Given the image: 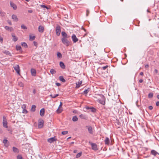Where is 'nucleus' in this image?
Here are the masks:
<instances>
[{"label":"nucleus","mask_w":159,"mask_h":159,"mask_svg":"<svg viewBox=\"0 0 159 159\" xmlns=\"http://www.w3.org/2000/svg\"><path fill=\"white\" fill-rule=\"evenodd\" d=\"M82 152H79L78 154H77V155L76 156V158H78L80 157L82 155Z\"/></svg>","instance_id":"c756f323"},{"label":"nucleus","mask_w":159,"mask_h":159,"mask_svg":"<svg viewBox=\"0 0 159 159\" xmlns=\"http://www.w3.org/2000/svg\"><path fill=\"white\" fill-rule=\"evenodd\" d=\"M45 110L43 108L41 109L40 111V115L41 116H43L44 115Z\"/></svg>","instance_id":"f3484780"},{"label":"nucleus","mask_w":159,"mask_h":159,"mask_svg":"<svg viewBox=\"0 0 159 159\" xmlns=\"http://www.w3.org/2000/svg\"><path fill=\"white\" fill-rule=\"evenodd\" d=\"M57 140V139L55 136L48 139V142L50 143L53 142L54 141H56Z\"/></svg>","instance_id":"0eeeda50"},{"label":"nucleus","mask_w":159,"mask_h":159,"mask_svg":"<svg viewBox=\"0 0 159 159\" xmlns=\"http://www.w3.org/2000/svg\"><path fill=\"white\" fill-rule=\"evenodd\" d=\"M3 125L5 128H7L8 127L7 122V119L5 116L3 117Z\"/></svg>","instance_id":"7ed1b4c3"},{"label":"nucleus","mask_w":159,"mask_h":159,"mask_svg":"<svg viewBox=\"0 0 159 159\" xmlns=\"http://www.w3.org/2000/svg\"><path fill=\"white\" fill-rule=\"evenodd\" d=\"M105 144L107 145H109L110 143V140L108 137H106L104 140Z\"/></svg>","instance_id":"a211bd4d"},{"label":"nucleus","mask_w":159,"mask_h":159,"mask_svg":"<svg viewBox=\"0 0 159 159\" xmlns=\"http://www.w3.org/2000/svg\"><path fill=\"white\" fill-rule=\"evenodd\" d=\"M10 5L13 8L14 10H16L17 9L16 6L12 2H10Z\"/></svg>","instance_id":"9d476101"},{"label":"nucleus","mask_w":159,"mask_h":159,"mask_svg":"<svg viewBox=\"0 0 159 159\" xmlns=\"http://www.w3.org/2000/svg\"><path fill=\"white\" fill-rule=\"evenodd\" d=\"M57 56L61 58L62 57V55L60 52H58L57 53Z\"/></svg>","instance_id":"a19ab883"},{"label":"nucleus","mask_w":159,"mask_h":159,"mask_svg":"<svg viewBox=\"0 0 159 159\" xmlns=\"http://www.w3.org/2000/svg\"><path fill=\"white\" fill-rule=\"evenodd\" d=\"M56 32L57 35L59 36L60 34L61 30V27L58 25H57L56 28Z\"/></svg>","instance_id":"20e7f679"},{"label":"nucleus","mask_w":159,"mask_h":159,"mask_svg":"<svg viewBox=\"0 0 159 159\" xmlns=\"http://www.w3.org/2000/svg\"><path fill=\"white\" fill-rule=\"evenodd\" d=\"M78 120L77 116H75L73 117L72 120L74 121H77Z\"/></svg>","instance_id":"2f4dec72"},{"label":"nucleus","mask_w":159,"mask_h":159,"mask_svg":"<svg viewBox=\"0 0 159 159\" xmlns=\"http://www.w3.org/2000/svg\"><path fill=\"white\" fill-rule=\"evenodd\" d=\"M71 38L72 40H78V39L77 38L75 34H73V35L71 36Z\"/></svg>","instance_id":"cd10ccee"},{"label":"nucleus","mask_w":159,"mask_h":159,"mask_svg":"<svg viewBox=\"0 0 159 159\" xmlns=\"http://www.w3.org/2000/svg\"><path fill=\"white\" fill-rule=\"evenodd\" d=\"M33 93L34 94H35V93H36V91H35V89H34V90H33Z\"/></svg>","instance_id":"e2e57ef3"},{"label":"nucleus","mask_w":159,"mask_h":159,"mask_svg":"<svg viewBox=\"0 0 159 159\" xmlns=\"http://www.w3.org/2000/svg\"><path fill=\"white\" fill-rule=\"evenodd\" d=\"M16 50L20 53H21L22 52L21 48L20 46L16 45Z\"/></svg>","instance_id":"f8f14e48"},{"label":"nucleus","mask_w":159,"mask_h":159,"mask_svg":"<svg viewBox=\"0 0 159 159\" xmlns=\"http://www.w3.org/2000/svg\"><path fill=\"white\" fill-rule=\"evenodd\" d=\"M38 30H39V32L42 33L44 31V27L43 26L41 25H40L39 27Z\"/></svg>","instance_id":"dca6fc26"},{"label":"nucleus","mask_w":159,"mask_h":159,"mask_svg":"<svg viewBox=\"0 0 159 159\" xmlns=\"http://www.w3.org/2000/svg\"><path fill=\"white\" fill-rule=\"evenodd\" d=\"M155 71L156 73H157V72H158V71H157V69H155Z\"/></svg>","instance_id":"338daca9"},{"label":"nucleus","mask_w":159,"mask_h":159,"mask_svg":"<svg viewBox=\"0 0 159 159\" xmlns=\"http://www.w3.org/2000/svg\"><path fill=\"white\" fill-rule=\"evenodd\" d=\"M22 112L26 114L28 113V111L25 109H23Z\"/></svg>","instance_id":"79ce46f5"},{"label":"nucleus","mask_w":159,"mask_h":159,"mask_svg":"<svg viewBox=\"0 0 159 159\" xmlns=\"http://www.w3.org/2000/svg\"><path fill=\"white\" fill-rule=\"evenodd\" d=\"M7 22L10 25H11L12 24L11 21L8 20Z\"/></svg>","instance_id":"864d4df0"},{"label":"nucleus","mask_w":159,"mask_h":159,"mask_svg":"<svg viewBox=\"0 0 159 159\" xmlns=\"http://www.w3.org/2000/svg\"><path fill=\"white\" fill-rule=\"evenodd\" d=\"M59 80L63 82H66V80L63 78L62 76H59Z\"/></svg>","instance_id":"a878e982"},{"label":"nucleus","mask_w":159,"mask_h":159,"mask_svg":"<svg viewBox=\"0 0 159 159\" xmlns=\"http://www.w3.org/2000/svg\"><path fill=\"white\" fill-rule=\"evenodd\" d=\"M21 28L24 30H26L27 28V27L25 26L24 25H22L21 26Z\"/></svg>","instance_id":"4c0bfd02"},{"label":"nucleus","mask_w":159,"mask_h":159,"mask_svg":"<svg viewBox=\"0 0 159 159\" xmlns=\"http://www.w3.org/2000/svg\"><path fill=\"white\" fill-rule=\"evenodd\" d=\"M18 84L20 87H24V84L21 81H19L18 82Z\"/></svg>","instance_id":"5701e85b"},{"label":"nucleus","mask_w":159,"mask_h":159,"mask_svg":"<svg viewBox=\"0 0 159 159\" xmlns=\"http://www.w3.org/2000/svg\"><path fill=\"white\" fill-rule=\"evenodd\" d=\"M89 13V10L87 9L86 10V16H88Z\"/></svg>","instance_id":"de8ad7c7"},{"label":"nucleus","mask_w":159,"mask_h":159,"mask_svg":"<svg viewBox=\"0 0 159 159\" xmlns=\"http://www.w3.org/2000/svg\"><path fill=\"white\" fill-rule=\"evenodd\" d=\"M62 41L64 44L67 46L70 44L69 40H62Z\"/></svg>","instance_id":"ddd939ff"},{"label":"nucleus","mask_w":159,"mask_h":159,"mask_svg":"<svg viewBox=\"0 0 159 159\" xmlns=\"http://www.w3.org/2000/svg\"><path fill=\"white\" fill-rule=\"evenodd\" d=\"M28 12L30 13H32L33 12V11L32 10H29L28 11Z\"/></svg>","instance_id":"4d7b16f0"},{"label":"nucleus","mask_w":159,"mask_h":159,"mask_svg":"<svg viewBox=\"0 0 159 159\" xmlns=\"http://www.w3.org/2000/svg\"><path fill=\"white\" fill-rule=\"evenodd\" d=\"M50 72L52 74H54L56 73V71L53 69H51L50 70Z\"/></svg>","instance_id":"c85d7f7f"},{"label":"nucleus","mask_w":159,"mask_h":159,"mask_svg":"<svg viewBox=\"0 0 159 159\" xmlns=\"http://www.w3.org/2000/svg\"><path fill=\"white\" fill-rule=\"evenodd\" d=\"M31 73L32 76H35L36 74V70L32 68L31 69Z\"/></svg>","instance_id":"9b49d317"},{"label":"nucleus","mask_w":159,"mask_h":159,"mask_svg":"<svg viewBox=\"0 0 159 159\" xmlns=\"http://www.w3.org/2000/svg\"><path fill=\"white\" fill-rule=\"evenodd\" d=\"M94 97L98 98L97 101L100 103L104 105L105 103V98L104 96L102 94H95Z\"/></svg>","instance_id":"f257e3e1"},{"label":"nucleus","mask_w":159,"mask_h":159,"mask_svg":"<svg viewBox=\"0 0 159 159\" xmlns=\"http://www.w3.org/2000/svg\"><path fill=\"white\" fill-rule=\"evenodd\" d=\"M145 68H148L149 67V65L148 64H146L145 65Z\"/></svg>","instance_id":"bf43d9fd"},{"label":"nucleus","mask_w":159,"mask_h":159,"mask_svg":"<svg viewBox=\"0 0 159 159\" xmlns=\"http://www.w3.org/2000/svg\"><path fill=\"white\" fill-rule=\"evenodd\" d=\"M62 108L58 107L57 109L56 110V112L57 113H60L62 112Z\"/></svg>","instance_id":"412c9836"},{"label":"nucleus","mask_w":159,"mask_h":159,"mask_svg":"<svg viewBox=\"0 0 159 159\" xmlns=\"http://www.w3.org/2000/svg\"><path fill=\"white\" fill-rule=\"evenodd\" d=\"M153 94L152 93H150L148 95V97L149 98H152L153 96Z\"/></svg>","instance_id":"e433bc0d"},{"label":"nucleus","mask_w":159,"mask_h":159,"mask_svg":"<svg viewBox=\"0 0 159 159\" xmlns=\"http://www.w3.org/2000/svg\"><path fill=\"white\" fill-rule=\"evenodd\" d=\"M68 131H62L61 133V134L63 135H66L68 134Z\"/></svg>","instance_id":"37998d69"},{"label":"nucleus","mask_w":159,"mask_h":159,"mask_svg":"<svg viewBox=\"0 0 159 159\" xmlns=\"http://www.w3.org/2000/svg\"><path fill=\"white\" fill-rule=\"evenodd\" d=\"M77 152V150H75L73 151V152L74 153H76Z\"/></svg>","instance_id":"680f3d73"},{"label":"nucleus","mask_w":159,"mask_h":159,"mask_svg":"<svg viewBox=\"0 0 159 159\" xmlns=\"http://www.w3.org/2000/svg\"><path fill=\"white\" fill-rule=\"evenodd\" d=\"M60 67L63 69H64L65 68V66L64 63L62 62H60Z\"/></svg>","instance_id":"b1692460"},{"label":"nucleus","mask_w":159,"mask_h":159,"mask_svg":"<svg viewBox=\"0 0 159 159\" xmlns=\"http://www.w3.org/2000/svg\"><path fill=\"white\" fill-rule=\"evenodd\" d=\"M5 28L6 30H9L10 31H13V29L11 27H9L8 26H5Z\"/></svg>","instance_id":"aec40b11"},{"label":"nucleus","mask_w":159,"mask_h":159,"mask_svg":"<svg viewBox=\"0 0 159 159\" xmlns=\"http://www.w3.org/2000/svg\"><path fill=\"white\" fill-rule=\"evenodd\" d=\"M140 75L143 76V72H141L140 73Z\"/></svg>","instance_id":"052dcab7"},{"label":"nucleus","mask_w":159,"mask_h":159,"mask_svg":"<svg viewBox=\"0 0 159 159\" xmlns=\"http://www.w3.org/2000/svg\"><path fill=\"white\" fill-rule=\"evenodd\" d=\"M5 13L3 12L2 10H0V15L2 16H4L5 15Z\"/></svg>","instance_id":"473e14b6"},{"label":"nucleus","mask_w":159,"mask_h":159,"mask_svg":"<svg viewBox=\"0 0 159 159\" xmlns=\"http://www.w3.org/2000/svg\"><path fill=\"white\" fill-rule=\"evenodd\" d=\"M151 154L156 156L158 154V153L155 150H152L151 151Z\"/></svg>","instance_id":"4be33fe9"},{"label":"nucleus","mask_w":159,"mask_h":159,"mask_svg":"<svg viewBox=\"0 0 159 159\" xmlns=\"http://www.w3.org/2000/svg\"><path fill=\"white\" fill-rule=\"evenodd\" d=\"M40 6L41 7L43 8H45V7H46V6L44 5H40Z\"/></svg>","instance_id":"09e8293b"},{"label":"nucleus","mask_w":159,"mask_h":159,"mask_svg":"<svg viewBox=\"0 0 159 159\" xmlns=\"http://www.w3.org/2000/svg\"><path fill=\"white\" fill-rule=\"evenodd\" d=\"M61 34L63 37L61 39V40H64V39H69L70 37V36L66 33L65 32H62Z\"/></svg>","instance_id":"f03ea898"},{"label":"nucleus","mask_w":159,"mask_h":159,"mask_svg":"<svg viewBox=\"0 0 159 159\" xmlns=\"http://www.w3.org/2000/svg\"><path fill=\"white\" fill-rule=\"evenodd\" d=\"M148 108L150 110H152L153 109V107L152 106H150Z\"/></svg>","instance_id":"3c124183"},{"label":"nucleus","mask_w":159,"mask_h":159,"mask_svg":"<svg viewBox=\"0 0 159 159\" xmlns=\"http://www.w3.org/2000/svg\"><path fill=\"white\" fill-rule=\"evenodd\" d=\"M43 120H41L39 121L38 123V126L39 128H42L43 125Z\"/></svg>","instance_id":"6e6552de"},{"label":"nucleus","mask_w":159,"mask_h":159,"mask_svg":"<svg viewBox=\"0 0 159 159\" xmlns=\"http://www.w3.org/2000/svg\"><path fill=\"white\" fill-rule=\"evenodd\" d=\"M7 142V140L6 139H4L3 140V143L5 144Z\"/></svg>","instance_id":"49530a36"},{"label":"nucleus","mask_w":159,"mask_h":159,"mask_svg":"<svg viewBox=\"0 0 159 159\" xmlns=\"http://www.w3.org/2000/svg\"><path fill=\"white\" fill-rule=\"evenodd\" d=\"M35 39V36H32L31 35H30V40H34Z\"/></svg>","instance_id":"f704fd0d"},{"label":"nucleus","mask_w":159,"mask_h":159,"mask_svg":"<svg viewBox=\"0 0 159 159\" xmlns=\"http://www.w3.org/2000/svg\"><path fill=\"white\" fill-rule=\"evenodd\" d=\"M2 133V130L0 128V133Z\"/></svg>","instance_id":"0e129e2a"},{"label":"nucleus","mask_w":159,"mask_h":159,"mask_svg":"<svg viewBox=\"0 0 159 159\" xmlns=\"http://www.w3.org/2000/svg\"><path fill=\"white\" fill-rule=\"evenodd\" d=\"M157 98L158 99H159V95L157 96Z\"/></svg>","instance_id":"774afa93"},{"label":"nucleus","mask_w":159,"mask_h":159,"mask_svg":"<svg viewBox=\"0 0 159 159\" xmlns=\"http://www.w3.org/2000/svg\"><path fill=\"white\" fill-rule=\"evenodd\" d=\"M36 107L35 105H32V106L31 111L33 112H34L35 111Z\"/></svg>","instance_id":"bb28decb"},{"label":"nucleus","mask_w":159,"mask_h":159,"mask_svg":"<svg viewBox=\"0 0 159 159\" xmlns=\"http://www.w3.org/2000/svg\"><path fill=\"white\" fill-rule=\"evenodd\" d=\"M82 81H79L78 82L76 83V88H79L80 86V85L82 84Z\"/></svg>","instance_id":"6ab92c4d"},{"label":"nucleus","mask_w":159,"mask_h":159,"mask_svg":"<svg viewBox=\"0 0 159 159\" xmlns=\"http://www.w3.org/2000/svg\"><path fill=\"white\" fill-rule=\"evenodd\" d=\"M56 85L58 86H59L61 85V84L59 83H56Z\"/></svg>","instance_id":"603ef678"},{"label":"nucleus","mask_w":159,"mask_h":159,"mask_svg":"<svg viewBox=\"0 0 159 159\" xmlns=\"http://www.w3.org/2000/svg\"><path fill=\"white\" fill-rule=\"evenodd\" d=\"M13 150L14 152L16 153H18L19 152L18 149L15 147H13Z\"/></svg>","instance_id":"393cba45"},{"label":"nucleus","mask_w":159,"mask_h":159,"mask_svg":"<svg viewBox=\"0 0 159 159\" xmlns=\"http://www.w3.org/2000/svg\"><path fill=\"white\" fill-rule=\"evenodd\" d=\"M86 127L87 128L89 132L91 134H93V131L92 127L91 126H86Z\"/></svg>","instance_id":"1a4fd4ad"},{"label":"nucleus","mask_w":159,"mask_h":159,"mask_svg":"<svg viewBox=\"0 0 159 159\" xmlns=\"http://www.w3.org/2000/svg\"><path fill=\"white\" fill-rule=\"evenodd\" d=\"M34 45L35 46L37 47V43L36 42H35V41L34 42Z\"/></svg>","instance_id":"5fc2aeb1"},{"label":"nucleus","mask_w":159,"mask_h":159,"mask_svg":"<svg viewBox=\"0 0 159 159\" xmlns=\"http://www.w3.org/2000/svg\"><path fill=\"white\" fill-rule=\"evenodd\" d=\"M143 80H142V79H140L139 80V82L140 83H142L143 82Z\"/></svg>","instance_id":"13d9d810"},{"label":"nucleus","mask_w":159,"mask_h":159,"mask_svg":"<svg viewBox=\"0 0 159 159\" xmlns=\"http://www.w3.org/2000/svg\"><path fill=\"white\" fill-rule=\"evenodd\" d=\"M21 45H22V46L24 47L25 48L27 47V44L25 42L22 43L21 44Z\"/></svg>","instance_id":"c9c22d12"},{"label":"nucleus","mask_w":159,"mask_h":159,"mask_svg":"<svg viewBox=\"0 0 159 159\" xmlns=\"http://www.w3.org/2000/svg\"><path fill=\"white\" fill-rule=\"evenodd\" d=\"M12 36L13 37V40H17V39L16 38L15 34H12Z\"/></svg>","instance_id":"a18cd8bd"},{"label":"nucleus","mask_w":159,"mask_h":159,"mask_svg":"<svg viewBox=\"0 0 159 159\" xmlns=\"http://www.w3.org/2000/svg\"><path fill=\"white\" fill-rule=\"evenodd\" d=\"M89 89H85L84 91L83 92L84 93V94H87L89 92Z\"/></svg>","instance_id":"58836bf2"},{"label":"nucleus","mask_w":159,"mask_h":159,"mask_svg":"<svg viewBox=\"0 0 159 159\" xmlns=\"http://www.w3.org/2000/svg\"><path fill=\"white\" fill-rule=\"evenodd\" d=\"M59 96V94H57L55 95L51 94L50 96L52 98H55Z\"/></svg>","instance_id":"7c9ffc66"},{"label":"nucleus","mask_w":159,"mask_h":159,"mask_svg":"<svg viewBox=\"0 0 159 159\" xmlns=\"http://www.w3.org/2000/svg\"><path fill=\"white\" fill-rule=\"evenodd\" d=\"M17 159H24L21 155H18L17 156Z\"/></svg>","instance_id":"ea45409f"},{"label":"nucleus","mask_w":159,"mask_h":159,"mask_svg":"<svg viewBox=\"0 0 159 159\" xmlns=\"http://www.w3.org/2000/svg\"><path fill=\"white\" fill-rule=\"evenodd\" d=\"M62 103L61 102H60V105L58 107L62 108Z\"/></svg>","instance_id":"8fccbe9b"},{"label":"nucleus","mask_w":159,"mask_h":159,"mask_svg":"<svg viewBox=\"0 0 159 159\" xmlns=\"http://www.w3.org/2000/svg\"><path fill=\"white\" fill-rule=\"evenodd\" d=\"M108 67V66L107 65H106L105 66L102 67H99L98 69V71L99 72L100 70H106L107 67Z\"/></svg>","instance_id":"4468645a"},{"label":"nucleus","mask_w":159,"mask_h":159,"mask_svg":"<svg viewBox=\"0 0 159 159\" xmlns=\"http://www.w3.org/2000/svg\"><path fill=\"white\" fill-rule=\"evenodd\" d=\"M14 70H15V71L19 75H20V68L19 67V65H16L14 67Z\"/></svg>","instance_id":"423d86ee"},{"label":"nucleus","mask_w":159,"mask_h":159,"mask_svg":"<svg viewBox=\"0 0 159 159\" xmlns=\"http://www.w3.org/2000/svg\"><path fill=\"white\" fill-rule=\"evenodd\" d=\"M76 112H77V111L76 110H74L73 111V112L74 113H76Z\"/></svg>","instance_id":"69168bd1"},{"label":"nucleus","mask_w":159,"mask_h":159,"mask_svg":"<svg viewBox=\"0 0 159 159\" xmlns=\"http://www.w3.org/2000/svg\"><path fill=\"white\" fill-rule=\"evenodd\" d=\"M12 19L14 21L17 22L18 20V19L17 17V16L15 15H13L11 16Z\"/></svg>","instance_id":"2eb2a0df"},{"label":"nucleus","mask_w":159,"mask_h":159,"mask_svg":"<svg viewBox=\"0 0 159 159\" xmlns=\"http://www.w3.org/2000/svg\"><path fill=\"white\" fill-rule=\"evenodd\" d=\"M4 53L7 55H9L10 56H11V53L9 51H6L4 52Z\"/></svg>","instance_id":"72a5a7b5"},{"label":"nucleus","mask_w":159,"mask_h":159,"mask_svg":"<svg viewBox=\"0 0 159 159\" xmlns=\"http://www.w3.org/2000/svg\"><path fill=\"white\" fill-rule=\"evenodd\" d=\"M21 108L22 109H26V105L25 104H23L22 105Z\"/></svg>","instance_id":"c03bdc74"},{"label":"nucleus","mask_w":159,"mask_h":159,"mask_svg":"<svg viewBox=\"0 0 159 159\" xmlns=\"http://www.w3.org/2000/svg\"><path fill=\"white\" fill-rule=\"evenodd\" d=\"M156 105L157 106H159V102L157 101L156 103Z\"/></svg>","instance_id":"6e6d98bb"},{"label":"nucleus","mask_w":159,"mask_h":159,"mask_svg":"<svg viewBox=\"0 0 159 159\" xmlns=\"http://www.w3.org/2000/svg\"><path fill=\"white\" fill-rule=\"evenodd\" d=\"M89 143L91 144L92 147V149L95 151H96L98 150L97 145L95 143L89 142Z\"/></svg>","instance_id":"39448f33"}]
</instances>
